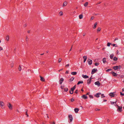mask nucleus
<instances>
[{"mask_svg": "<svg viewBox=\"0 0 124 124\" xmlns=\"http://www.w3.org/2000/svg\"><path fill=\"white\" fill-rule=\"evenodd\" d=\"M72 46L71 47V49H70L69 50V52H70L71 50V49H72Z\"/></svg>", "mask_w": 124, "mask_h": 124, "instance_id": "obj_59", "label": "nucleus"}, {"mask_svg": "<svg viewBox=\"0 0 124 124\" xmlns=\"http://www.w3.org/2000/svg\"><path fill=\"white\" fill-rule=\"evenodd\" d=\"M118 67H120V66H115L113 67V69L115 70H117L118 69Z\"/></svg>", "mask_w": 124, "mask_h": 124, "instance_id": "obj_18", "label": "nucleus"}, {"mask_svg": "<svg viewBox=\"0 0 124 124\" xmlns=\"http://www.w3.org/2000/svg\"><path fill=\"white\" fill-rule=\"evenodd\" d=\"M111 45V43L109 42H108L107 44V46H109Z\"/></svg>", "mask_w": 124, "mask_h": 124, "instance_id": "obj_34", "label": "nucleus"}, {"mask_svg": "<svg viewBox=\"0 0 124 124\" xmlns=\"http://www.w3.org/2000/svg\"><path fill=\"white\" fill-rule=\"evenodd\" d=\"M69 64H67L66 65H65V67H68L69 66Z\"/></svg>", "mask_w": 124, "mask_h": 124, "instance_id": "obj_48", "label": "nucleus"}, {"mask_svg": "<svg viewBox=\"0 0 124 124\" xmlns=\"http://www.w3.org/2000/svg\"><path fill=\"white\" fill-rule=\"evenodd\" d=\"M83 83V82L82 81H79L77 83V85H78L80 84H82Z\"/></svg>", "mask_w": 124, "mask_h": 124, "instance_id": "obj_22", "label": "nucleus"}, {"mask_svg": "<svg viewBox=\"0 0 124 124\" xmlns=\"http://www.w3.org/2000/svg\"><path fill=\"white\" fill-rule=\"evenodd\" d=\"M103 101L104 102H105L107 101V100H103Z\"/></svg>", "mask_w": 124, "mask_h": 124, "instance_id": "obj_60", "label": "nucleus"}, {"mask_svg": "<svg viewBox=\"0 0 124 124\" xmlns=\"http://www.w3.org/2000/svg\"><path fill=\"white\" fill-rule=\"evenodd\" d=\"M7 105L10 109L11 110L12 109V105L10 103H9Z\"/></svg>", "mask_w": 124, "mask_h": 124, "instance_id": "obj_5", "label": "nucleus"}, {"mask_svg": "<svg viewBox=\"0 0 124 124\" xmlns=\"http://www.w3.org/2000/svg\"><path fill=\"white\" fill-rule=\"evenodd\" d=\"M99 65V63L98 62H95L94 63V65L95 66H98Z\"/></svg>", "mask_w": 124, "mask_h": 124, "instance_id": "obj_32", "label": "nucleus"}, {"mask_svg": "<svg viewBox=\"0 0 124 124\" xmlns=\"http://www.w3.org/2000/svg\"><path fill=\"white\" fill-rule=\"evenodd\" d=\"M91 73L92 74H93V69L92 70Z\"/></svg>", "mask_w": 124, "mask_h": 124, "instance_id": "obj_61", "label": "nucleus"}, {"mask_svg": "<svg viewBox=\"0 0 124 124\" xmlns=\"http://www.w3.org/2000/svg\"><path fill=\"white\" fill-rule=\"evenodd\" d=\"M40 80L41 81H45V79L43 77L41 76H40Z\"/></svg>", "mask_w": 124, "mask_h": 124, "instance_id": "obj_20", "label": "nucleus"}, {"mask_svg": "<svg viewBox=\"0 0 124 124\" xmlns=\"http://www.w3.org/2000/svg\"><path fill=\"white\" fill-rule=\"evenodd\" d=\"M111 73L114 76H117V74L116 73H115L114 71H112L111 72Z\"/></svg>", "mask_w": 124, "mask_h": 124, "instance_id": "obj_11", "label": "nucleus"}, {"mask_svg": "<svg viewBox=\"0 0 124 124\" xmlns=\"http://www.w3.org/2000/svg\"><path fill=\"white\" fill-rule=\"evenodd\" d=\"M79 110V109L78 108H75L74 109V111L76 113H78Z\"/></svg>", "mask_w": 124, "mask_h": 124, "instance_id": "obj_15", "label": "nucleus"}, {"mask_svg": "<svg viewBox=\"0 0 124 124\" xmlns=\"http://www.w3.org/2000/svg\"><path fill=\"white\" fill-rule=\"evenodd\" d=\"M26 41H27L28 40V38L27 37H26Z\"/></svg>", "mask_w": 124, "mask_h": 124, "instance_id": "obj_57", "label": "nucleus"}, {"mask_svg": "<svg viewBox=\"0 0 124 124\" xmlns=\"http://www.w3.org/2000/svg\"><path fill=\"white\" fill-rule=\"evenodd\" d=\"M79 18L80 19H81L83 18V15L82 14L80 15L79 16Z\"/></svg>", "mask_w": 124, "mask_h": 124, "instance_id": "obj_28", "label": "nucleus"}, {"mask_svg": "<svg viewBox=\"0 0 124 124\" xmlns=\"http://www.w3.org/2000/svg\"><path fill=\"white\" fill-rule=\"evenodd\" d=\"M88 2H86L84 4V6L85 7H86L88 5Z\"/></svg>", "mask_w": 124, "mask_h": 124, "instance_id": "obj_36", "label": "nucleus"}, {"mask_svg": "<svg viewBox=\"0 0 124 124\" xmlns=\"http://www.w3.org/2000/svg\"><path fill=\"white\" fill-rule=\"evenodd\" d=\"M3 48L1 47H0V51L2 50H3Z\"/></svg>", "mask_w": 124, "mask_h": 124, "instance_id": "obj_51", "label": "nucleus"}, {"mask_svg": "<svg viewBox=\"0 0 124 124\" xmlns=\"http://www.w3.org/2000/svg\"><path fill=\"white\" fill-rule=\"evenodd\" d=\"M68 89L67 87L65 88H64V91H65L66 92L68 91Z\"/></svg>", "mask_w": 124, "mask_h": 124, "instance_id": "obj_35", "label": "nucleus"}, {"mask_svg": "<svg viewBox=\"0 0 124 124\" xmlns=\"http://www.w3.org/2000/svg\"><path fill=\"white\" fill-rule=\"evenodd\" d=\"M114 55L113 54H112L110 55V57L111 59H112L113 58V57H114Z\"/></svg>", "mask_w": 124, "mask_h": 124, "instance_id": "obj_31", "label": "nucleus"}, {"mask_svg": "<svg viewBox=\"0 0 124 124\" xmlns=\"http://www.w3.org/2000/svg\"><path fill=\"white\" fill-rule=\"evenodd\" d=\"M107 123H109L110 122V120L109 119H108L107 120Z\"/></svg>", "mask_w": 124, "mask_h": 124, "instance_id": "obj_54", "label": "nucleus"}, {"mask_svg": "<svg viewBox=\"0 0 124 124\" xmlns=\"http://www.w3.org/2000/svg\"><path fill=\"white\" fill-rule=\"evenodd\" d=\"M61 88L62 89H63V88H64V86H61Z\"/></svg>", "mask_w": 124, "mask_h": 124, "instance_id": "obj_56", "label": "nucleus"}, {"mask_svg": "<svg viewBox=\"0 0 124 124\" xmlns=\"http://www.w3.org/2000/svg\"><path fill=\"white\" fill-rule=\"evenodd\" d=\"M93 20V16H92L91 18V20Z\"/></svg>", "mask_w": 124, "mask_h": 124, "instance_id": "obj_58", "label": "nucleus"}, {"mask_svg": "<svg viewBox=\"0 0 124 124\" xmlns=\"http://www.w3.org/2000/svg\"><path fill=\"white\" fill-rule=\"evenodd\" d=\"M76 85H75L74 86H73L72 88H71V90L72 92H73V91L75 90V89L76 88Z\"/></svg>", "mask_w": 124, "mask_h": 124, "instance_id": "obj_14", "label": "nucleus"}, {"mask_svg": "<svg viewBox=\"0 0 124 124\" xmlns=\"http://www.w3.org/2000/svg\"><path fill=\"white\" fill-rule=\"evenodd\" d=\"M101 94L100 93H96L94 95V96L97 98H98L99 97V95Z\"/></svg>", "mask_w": 124, "mask_h": 124, "instance_id": "obj_10", "label": "nucleus"}, {"mask_svg": "<svg viewBox=\"0 0 124 124\" xmlns=\"http://www.w3.org/2000/svg\"><path fill=\"white\" fill-rule=\"evenodd\" d=\"M61 60H62L61 58H59V60H58L59 62H61Z\"/></svg>", "mask_w": 124, "mask_h": 124, "instance_id": "obj_41", "label": "nucleus"}, {"mask_svg": "<svg viewBox=\"0 0 124 124\" xmlns=\"http://www.w3.org/2000/svg\"><path fill=\"white\" fill-rule=\"evenodd\" d=\"M105 96H104V94H101V98H103L105 97Z\"/></svg>", "mask_w": 124, "mask_h": 124, "instance_id": "obj_42", "label": "nucleus"}, {"mask_svg": "<svg viewBox=\"0 0 124 124\" xmlns=\"http://www.w3.org/2000/svg\"><path fill=\"white\" fill-rule=\"evenodd\" d=\"M68 117L70 119V122H71L73 119L72 115H69L68 116Z\"/></svg>", "mask_w": 124, "mask_h": 124, "instance_id": "obj_7", "label": "nucleus"}, {"mask_svg": "<svg viewBox=\"0 0 124 124\" xmlns=\"http://www.w3.org/2000/svg\"><path fill=\"white\" fill-rule=\"evenodd\" d=\"M117 58L116 57H115L113 58V60L114 61H116L117 60Z\"/></svg>", "mask_w": 124, "mask_h": 124, "instance_id": "obj_30", "label": "nucleus"}, {"mask_svg": "<svg viewBox=\"0 0 124 124\" xmlns=\"http://www.w3.org/2000/svg\"><path fill=\"white\" fill-rule=\"evenodd\" d=\"M75 101L74 99H73V98H72L71 99V102H73Z\"/></svg>", "mask_w": 124, "mask_h": 124, "instance_id": "obj_43", "label": "nucleus"}, {"mask_svg": "<svg viewBox=\"0 0 124 124\" xmlns=\"http://www.w3.org/2000/svg\"><path fill=\"white\" fill-rule=\"evenodd\" d=\"M0 105L2 108L4 109V103L3 102L0 101Z\"/></svg>", "mask_w": 124, "mask_h": 124, "instance_id": "obj_2", "label": "nucleus"}, {"mask_svg": "<svg viewBox=\"0 0 124 124\" xmlns=\"http://www.w3.org/2000/svg\"><path fill=\"white\" fill-rule=\"evenodd\" d=\"M118 38H116L115 39H114V40L115 41L116 40H118Z\"/></svg>", "mask_w": 124, "mask_h": 124, "instance_id": "obj_50", "label": "nucleus"}, {"mask_svg": "<svg viewBox=\"0 0 124 124\" xmlns=\"http://www.w3.org/2000/svg\"><path fill=\"white\" fill-rule=\"evenodd\" d=\"M101 27H98L96 29V32L97 33H99L101 30Z\"/></svg>", "mask_w": 124, "mask_h": 124, "instance_id": "obj_3", "label": "nucleus"}, {"mask_svg": "<svg viewBox=\"0 0 124 124\" xmlns=\"http://www.w3.org/2000/svg\"><path fill=\"white\" fill-rule=\"evenodd\" d=\"M67 4V1H65L63 3V6L64 7L66 6Z\"/></svg>", "mask_w": 124, "mask_h": 124, "instance_id": "obj_19", "label": "nucleus"}, {"mask_svg": "<svg viewBox=\"0 0 124 124\" xmlns=\"http://www.w3.org/2000/svg\"><path fill=\"white\" fill-rule=\"evenodd\" d=\"M51 124H55V123L54 122H53L51 123Z\"/></svg>", "mask_w": 124, "mask_h": 124, "instance_id": "obj_62", "label": "nucleus"}, {"mask_svg": "<svg viewBox=\"0 0 124 124\" xmlns=\"http://www.w3.org/2000/svg\"><path fill=\"white\" fill-rule=\"evenodd\" d=\"M92 75L90 78L87 80V84L88 85L89 84L91 83V79H93V78H92Z\"/></svg>", "mask_w": 124, "mask_h": 124, "instance_id": "obj_4", "label": "nucleus"}, {"mask_svg": "<svg viewBox=\"0 0 124 124\" xmlns=\"http://www.w3.org/2000/svg\"><path fill=\"white\" fill-rule=\"evenodd\" d=\"M89 93H87L86 95H89Z\"/></svg>", "mask_w": 124, "mask_h": 124, "instance_id": "obj_64", "label": "nucleus"}, {"mask_svg": "<svg viewBox=\"0 0 124 124\" xmlns=\"http://www.w3.org/2000/svg\"><path fill=\"white\" fill-rule=\"evenodd\" d=\"M116 101L115 102H114L112 101L111 102V104H114V103H116Z\"/></svg>", "mask_w": 124, "mask_h": 124, "instance_id": "obj_45", "label": "nucleus"}, {"mask_svg": "<svg viewBox=\"0 0 124 124\" xmlns=\"http://www.w3.org/2000/svg\"><path fill=\"white\" fill-rule=\"evenodd\" d=\"M110 70H111L110 69H108L107 70H106V71L107 72H108V71H109Z\"/></svg>", "mask_w": 124, "mask_h": 124, "instance_id": "obj_55", "label": "nucleus"}, {"mask_svg": "<svg viewBox=\"0 0 124 124\" xmlns=\"http://www.w3.org/2000/svg\"><path fill=\"white\" fill-rule=\"evenodd\" d=\"M97 70V69H93V73L96 72Z\"/></svg>", "mask_w": 124, "mask_h": 124, "instance_id": "obj_33", "label": "nucleus"}, {"mask_svg": "<svg viewBox=\"0 0 124 124\" xmlns=\"http://www.w3.org/2000/svg\"><path fill=\"white\" fill-rule=\"evenodd\" d=\"M98 24V22H96L94 23V26H93V29H95L96 28V27H97V25Z\"/></svg>", "mask_w": 124, "mask_h": 124, "instance_id": "obj_12", "label": "nucleus"}, {"mask_svg": "<svg viewBox=\"0 0 124 124\" xmlns=\"http://www.w3.org/2000/svg\"><path fill=\"white\" fill-rule=\"evenodd\" d=\"M111 45L113 46H115V47H117L118 46L117 44H111Z\"/></svg>", "mask_w": 124, "mask_h": 124, "instance_id": "obj_25", "label": "nucleus"}, {"mask_svg": "<svg viewBox=\"0 0 124 124\" xmlns=\"http://www.w3.org/2000/svg\"><path fill=\"white\" fill-rule=\"evenodd\" d=\"M109 95L111 97H115V96L116 95V93L114 92L109 93Z\"/></svg>", "mask_w": 124, "mask_h": 124, "instance_id": "obj_1", "label": "nucleus"}, {"mask_svg": "<svg viewBox=\"0 0 124 124\" xmlns=\"http://www.w3.org/2000/svg\"><path fill=\"white\" fill-rule=\"evenodd\" d=\"M89 96L90 98H93V97L92 95H89Z\"/></svg>", "mask_w": 124, "mask_h": 124, "instance_id": "obj_39", "label": "nucleus"}, {"mask_svg": "<svg viewBox=\"0 0 124 124\" xmlns=\"http://www.w3.org/2000/svg\"><path fill=\"white\" fill-rule=\"evenodd\" d=\"M26 115L27 116V117H28L29 116V115H28V114H27V111H28V110H27V109H26Z\"/></svg>", "mask_w": 124, "mask_h": 124, "instance_id": "obj_37", "label": "nucleus"}, {"mask_svg": "<svg viewBox=\"0 0 124 124\" xmlns=\"http://www.w3.org/2000/svg\"><path fill=\"white\" fill-rule=\"evenodd\" d=\"M77 72H72L71 73V74L72 75H76L77 74Z\"/></svg>", "mask_w": 124, "mask_h": 124, "instance_id": "obj_27", "label": "nucleus"}, {"mask_svg": "<svg viewBox=\"0 0 124 124\" xmlns=\"http://www.w3.org/2000/svg\"><path fill=\"white\" fill-rule=\"evenodd\" d=\"M21 67L20 65H19V71H21Z\"/></svg>", "mask_w": 124, "mask_h": 124, "instance_id": "obj_38", "label": "nucleus"}, {"mask_svg": "<svg viewBox=\"0 0 124 124\" xmlns=\"http://www.w3.org/2000/svg\"><path fill=\"white\" fill-rule=\"evenodd\" d=\"M82 97L84 99H86L87 98V97L85 95H84L82 96Z\"/></svg>", "mask_w": 124, "mask_h": 124, "instance_id": "obj_21", "label": "nucleus"}, {"mask_svg": "<svg viewBox=\"0 0 124 124\" xmlns=\"http://www.w3.org/2000/svg\"><path fill=\"white\" fill-rule=\"evenodd\" d=\"M60 13V16H62V11H61Z\"/></svg>", "mask_w": 124, "mask_h": 124, "instance_id": "obj_46", "label": "nucleus"}, {"mask_svg": "<svg viewBox=\"0 0 124 124\" xmlns=\"http://www.w3.org/2000/svg\"><path fill=\"white\" fill-rule=\"evenodd\" d=\"M83 58L84 59V62H85L86 61L87 59V57L86 56H83Z\"/></svg>", "mask_w": 124, "mask_h": 124, "instance_id": "obj_16", "label": "nucleus"}, {"mask_svg": "<svg viewBox=\"0 0 124 124\" xmlns=\"http://www.w3.org/2000/svg\"><path fill=\"white\" fill-rule=\"evenodd\" d=\"M98 61V59H96L94 60V61L95 62H97Z\"/></svg>", "mask_w": 124, "mask_h": 124, "instance_id": "obj_40", "label": "nucleus"}, {"mask_svg": "<svg viewBox=\"0 0 124 124\" xmlns=\"http://www.w3.org/2000/svg\"><path fill=\"white\" fill-rule=\"evenodd\" d=\"M64 80V79L62 78H61L59 80V84H62V82Z\"/></svg>", "mask_w": 124, "mask_h": 124, "instance_id": "obj_9", "label": "nucleus"}, {"mask_svg": "<svg viewBox=\"0 0 124 124\" xmlns=\"http://www.w3.org/2000/svg\"><path fill=\"white\" fill-rule=\"evenodd\" d=\"M118 109H117V110L118 111H120V112H121L122 111V107H120L119 106H118Z\"/></svg>", "mask_w": 124, "mask_h": 124, "instance_id": "obj_8", "label": "nucleus"}, {"mask_svg": "<svg viewBox=\"0 0 124 124\" xmlns=\"http://www.w3.org/2000/svg\"><path fill=\"white\" fill-rule=\"evenodd\" d=\"M94 16H98L99 15V14L98 13H94Z\"/></svg>", "mask_w": 124, "mask_h": 124, "instance_id": "obj_29", "label": "nucleus"}, {"mask_svg": "<svg viewBox=\"0 0 124 124\" xmlns=\"http://www.w3.org/2000/svg\"><path fill=\"white\" fill-rule=\"evenodd\" d=\"M120 94L121 95H123V96H124V93H123L122 92H120Z\"/></svg>", "mask_w": 124, "mask_h": 124, "instance_id": "obj_47", "label": "nucleus"}, {"mask_svg": "<svg viewBox=\"0 0 124 124\" xmlns=\"http://www.w3.org/2000/svg\"><path fill=\"white\" fill-rule=\"evenodd\" d=\"M103 62L104 63H105L106 62V58H104L102 60Z\"/></svg>", "mask_w": 124, "mask_h": 124, "instance_id": "obj_24", "label": "nucleus"}, {"mask_svg": "<svg viewBox=\"0 0 124 124\" xmlns=\"http://www.w3.org/2000/svg\"><path fill=\"white\" fill-rule=\"evenodd\" d=\"M94 84L95 85H97L99 87L101 85L99 81H98L95 82L94 83Z\"/></svg>", "mask_w": 124, "mask_h": 124, "instance_id": "obj_6", "label": "nucleus"}, {"mask_svg": "<svg viewBox=\"0 0 124 124\" xmlns=\"http://www.w3.org/2000/svg\"><path fill=\"white\" fill-rule=\"evenodd\" d=\"M82 76L83 78H89V77L86 75H82Z\"/></svg>", "mask_w": 124, "mask_h": 124, "instance_id": "obj_13", "label": "nucleus"}, {"mask_svg": "<svg viewBox=\"0 0 124 124\" xmlns=\"http://www.w3.org/2000/svg\"><path fill=\"white\" fill-rule=\"evenodd\" d=\"M9 36L8 35H7L6 36V40L7 41H8L9 40Z\"/></svg>", "mask_w": 124, "mask_h": 124, "instance_id": "obj_23", "label": "nucleus"}, {"mask_svg": "<svg viewBox=\"0 0 124 124\" xmlns=\"http://www.w3.org/2000/svg\"><path fill=\"white\" fill-rule=\"evenodd\" d=\"M16 50V48H15L14 49V52H15Z\"/></svg>", "mask_w": 124, "mask_h": 124, "instance_id": "obj_63", "label": "nucleus"}, {"mask_svg": "<svg viewBox=\"0 0 124 124\" xmlns=\"http://www.w3.org/2000/svg\"><path fill=\"white\" fill-rule=\"evenodd\" d=\"M73 92H71V91H70V94H73Z\"/></svg>", "mask_w": 124, "mask_h": 124, "instance_id": "obj_52", "label": "nucleus"}, {"mask_svg": "<svg viewBox=\"0 0 124 124\" xmlns=\"http://www.w3.org/2000/svg\"><path fill=\"white\" fill-rule=\"evenodd\" d=\"M100 110V109H99L98 108H96L95 109V110L96 111H99Z\"/></svg>", "mask_w": 124, "mask_h": 124, "instance_id": "obj_44", "label": "nucleus"}, {"mask_svg": "<svg viewBox=\"0 0 124 124\" xmlns=\"http://www.w3.org/2000/svg\"><path fill=\"white\" fill-rule=\"evenodd\" d=\"M78 90H76L75 91V93H78Z\"/></svg>", "mask_w": 124, "mask_h": 124, "instance_id": "obj_49", "label": "nucleus"}, {"mask_svg": "<svg viewBox=\"0 0 124 124\" xmlns=\"http://www.w3.org/2000/svg\"><path fill=\"white\" fill-rule=\"evenodd\" d=\"M69 73V71L68 70H67L66 71V72H65V73L66 74H68Z\"/></svg>", "mask_w": 124, "mask_h": 124, "instance_id": "obj_53", "label": "nucleus"}, {"mask_svg": "<svg viewBox=\"0 0 124 124\" xmlns=\"http://www.w3.org/2000/svg\"><path fill=\"white\" fill-rule=\"evenodd\" d=\"M74 78L73 77H72L70 78V81L71 82V81H72L74 80Z\"/></svg>", "mask_w": 124, "mask_h": 124, "instance_id": "obj_26", "label": "nucleus"}, {"mask_svg": "<svg viewBox=\"0 0 124 124\" xmlns=\"http://www.w3.org/2000/svg\"><path fill=\"white\" fill-rule=\"evenodd\" d=\"M88 64L89 65H91L92 64V60H88Z\"/></svg>", "mask_w": 124, "mask_h": 124, "instance_id": "obj_17", "label": "nucleus"}]
</instances>
